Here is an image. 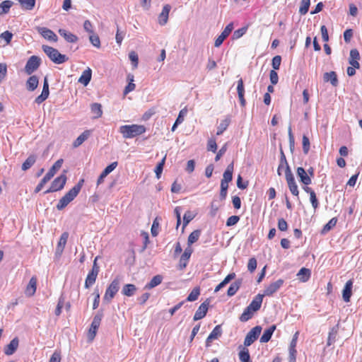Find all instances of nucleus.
I'll return each mask as SVG.
<instances>
[{
	"label": "nucleus",
	"instance_id": "obj_1",
	"mask_svg": "<svg viewBox=\"0 0 362 362\" xmlns=\"http://www.w3.org/2000/svg\"><path fill=\"white\" fill-rule=\"evenodd\" d=\"M281 168H285V177L291 193L296 197H298L299 190L298 185L296 182L293 173L291 172V168L287 162L286 156L282 150H281V157L279 160V165L277 169V173L281 175Z\"/></svg>",
	"mask_w": 362,
	"mask_h": 362
},
{
	"label": "nucleus",
	"instance_id": "obj_2",
	"mask_svg": "<svg viewBox=\"0 0 362 362\" xmlns=\"http://www.w3.org/2000/svg\"><path fill=\"white\" fill-rule=\"evenodd\" d=\"M84 180L81 179L78 182L69 189L59 200L57 204V209L58 210H62L64 209L75 197L78 194L81 189L83 185Z\"/></svg>",
	"mask_w": 362,
	"mask_h": 362
},
{
	"label": "nucleus",
	"instance_id": "obj_3",
	"mask_svg": "<svg viewBox=\"0 0 362 362\" xmlns=\"http://www.w3.org/2000/svg\"><path fill=\"white\" fill-rule=\"evenodd\" d=\"M119 132L124 139H132L144 134L146 128L142 124H126L119 127Z\"/></svg>",
	"mask_w": 362,
	"mask_h": 362
},
{
	"label": "nucleus",
	"instance_id": "obj_4",
	"mask_svg": "<svg viewBox=\"0 0 362 362\" xmlns=\"http://www.w3.org/2000/svg\"><path fill=\"white\" fill-rule=\"evenodd\" d=\"M42 48L50 60L55 64H60L68 60V57L65 54H61L57 49L52 47L42 45Z\"/></svg>",
	"mask_w": 362,
	"mask_h": 362
},
{
	"label": "nucleus",
	"instance_id": "obj_5",
	"mask_svg": "<svg viewBox=\"0 0 362 362\" xmlns=\"http://www.w3.org/2000/svg\"><path fill=\"white\" fill-rule=\"evenodd\" d=\"M66 171H64V173L59 175V177H56L52 182L49 188L47 189L44 193L48 194L51 192H54L59 191L62 189L66 182Z\"/></svg>",
	"mask_w": 362,
	"mask_h": 362
},
{
	"label": "nucleus",
	"instance_id": "obj_6",
	"mask_svg": "<svg viewBox=\"0 0 362 362\" xmlns=\"http://www.w3.org/2000/svg\"><path fill=\"white\" fill-rule=\"evenodd\" d=\"M119 288V279L115 278L107 288L103 300L107 303H110L112 299L115 297V294L118 292Z\"/></svg>",
	"mask_w": 362,
	"mask_h": 362
},
{
	"label": "nucleus",
	"instance_id": "obj_7",
	"mask_svg": "<svg viewBox=\"0 0 362 362\" xmlns=\"http://www.w3.org/2000/svg\"><path fill=\"white\" fill-rule=\"evenodd\" d=\"M97 259L98 257H95V259H94L92 269L89 272L86 276L85 281V288H90L95 284L97 276L98 275L100 268L97 264Z\"/></svg>",
	"mask_w": 362,
	"mask_h": 362
},
{
	"label": "nucleus",
	"instance_id": "obj_8",
	"mask_svg": "<svg viewBox=\"0 0 362 362\" xmlns=\"http://www.w3.org/2000/svg\"><path fill=\"white\" fill-rule=\"evenodd\" d=\"M41 64V59L35 55L31 56L25 66V72L28 75H31L38 69Z\"/></svg>",
	"mask_w": 362,
	"mask_h": 362
},
{
	"label": "nucleus",
	"instance_id": "obj_9",
	"mask_svg": "<svg viewBox=\"0 0 362 362\" xmlns=\"http://www.w3.org/2000/svg\"><path fill=\"white\" fill-rule=\"evenodd\" d=\"M262 332V327L260 326H256L253 327L250 331L247 334L245 340H244V346H250L255 341L257 340L259 334Z\"/></svg>",
	"mask_w": 362,
	"mask_h": 362
},
{
	"label": "nucleus",
	"instance_id": "obj_10",
	"mask_svg": "<svg viewBox=\"0 0 362 362\" xmlns=\"http://www.w3.org/2000/svg\"><path fill=\"white\" fill-rule=\"evenodd\" d=\"M102 320V315L98 314L94 316L91 322L90 327L88 333V337L90 341H93L96 335L98 327H100Z\"/></svg>",
	"mask_w": 362,
	"mask_h": 362
},
{
	"label": "nucleus",
	"instance_id": "obj_11",
	"mask_svg": "<svg viewBox=\"0 0 362 362\" xmlns=\"http://www.w3.org/2000/svg\"><path fill=\"white\" fill-rule=\"evenodd\" d=\"M284 281L281 279L271 283L264 290L262 295L266 296H271L276 293L284 284Z\"/></svg>",
	"mask_w": 362,
	"mask_h": 362
},
{
	"label": "nucleus",
	"instance_id": "obj_12",
	"mask_svg": "<svg viewBox=\"0 0 362 362\" xmlns=\"http://www.w3.org/2000/svg\"><path fill=\"white\" fill-rule=\"evenodd\" d=\"M233 29V23H230L228 24L224 30L222 31L220 35L218 36V37L216 39L214 42V46L216 47H218L221 45L224 40L230 35L231 31Z\"/></svg>",
	"mask_w": 362,
	"mask_h": 362
},
{
	"label": "nucleus",
	"instance_id": "obj_13",
	"mask_svg": "<svg viewBox=\"0 0 362 362\" xmlns=\"http://www.w3.org/2000/svg\"><path fill=\"white\" fill-rule=\"evenodd\" d=\"M192 252H193V249L192 248V247H187V248H185V250L183 254L181 255L180 261H179L178 267L180 269H181V270L184 269L187 267L188 261H189Z\"/></svg>",
	"mask_w": 362,
	"mask_h": 362
},
{
	"label": "nucleus",
	"instance_id": "obj_14",
	"mask_svg": "<svg viewBox=\"0 0 362 362\" xmlns=\"http://www.w3.org/2000/svg\"><path fill=\"white\" fill-rule=\"evenodd\" d=\"M38 33L46 40L57 42L58 37L57 35L50 29L45 27H38L37 28Z\"/></svg>",
	"mask_w": 362,
	"mask_h": 362
},
{
	"label": "nucleus",
	"instance_id": "obj_15",
	"mask_svg": "<svg viewBox=\"0 0 362 362\" xmlns=\"http://www.w3.org/2000/svg\"><path fill=\"white\" fill-rule=\"evenodd\" d=\"M221 334H222L221 325H216L214 328L212 332L209 334L208 337L206 338V346L207 347L210 346L211 342L214 340L217 339L218 338H219L221 336Z\"/></svg>",
	"mask_w": 362,
	"mask_h": 362
},
{
	"label": "nucleus",
	"instance_id": "obj_16",
	"mask_svg": "<svg viewBox=\"0 0 362 362\" xmlns=\"http://www.w3.org/2000/svg\"><path fill=\"white\" fill-rule=\"evenodd\" d=\"M69 238V233L67 232H64L58 242V244L56 247V252L55 255L57 256L60 257L62 254L63 253V251L64 250V247L66 246V244L67 243V240Z\"/></svg>",
	"mask_w": 362,
	"mask_h": 362
},
{
	"label": "nucleus",
	"instance_id": "obj_17",
	"mask_svg": "<svg viewBox=\"0 0 362 362\" xmlns=\"http://www.w3.org/2000/svg\"><path fill=\"white\" fill-rule=\"evenodd\" d=\"M296 173L298 177L300 178V182H302L305 186L308 187V185L311 184L312 180L310 179V176L308 175L303 167L297 168Z\"/></svg>",
	"mask_w": 362,
	"mask_h": 362
},
{
	"label": "nucleus",
	"instance_id": "obj_18",
	"mask_svg": "<svg viewBox=\"0 0 362 362\" xmlns=\"http://www.w3.org/2000/svg\"><path fill=\"white\" fill-rule=\"evenodd\" d=\"M209 303L207 301H204L199 305L194 315V320L196 321L201 320L206 316L209 308Z\"/></svg>",
	"mask_w": 362,
	"mask_h": 362
},
{
	"label": "nucleus",
	"instance_id": "obj_19",
	"mask_svg": "<svg viewBox=\"0 0 362 362\" xmlns=\"http://www.w3.org/2000/svg\"><path fill=\"white\" fill-rule=\"evenodd\" d=\"M37 289V278L35 276H33L30 281L28 284L27 285L25 293L27 296L31 297L34 296Z\"/></svg>",
	"mask_w": 362,
	"mask_h": 362
},
{
	"label": "nucleus",
	"instance_id": "obj_20",
	"mask_svg": "<svg viewBox=\"0 0 362 362\" xmlns=\"http://www.w3.org/2000/svg\"><path fill=\"white\" fill-rule=\"evenodd\" d=\"M19 344V341L17 337L13 339L10 343L4 348V353L7 356L13 354L17 350Z\"/></svg>",
	"mask_w": 362,
	"mask_h": 362
},
{
	"label": "nucleus",
	"instance_id": "obj_21",
	"mask_svg": "<svg viewBox=\"0 0 362 362\" xmlns=\"http://www.w3.org/2000/svg\"><path fill=\"white\" fill-rule=\"evenodd\" d=\"M352 286L353 281L352 280H349L346 281L344 288L342 291V297L345 302L348 303L350 301L351 296L352 295Z\"/></svg>",
	"mask_w": 362,
	"mask_h": 362
},
{
	"label": "nucleus",
	"instance_id": "obj_22",
	"mask_svg": "<svg viewBox=\"0 0 362 362\" xmlns=\"http://www.w3.org/2000/svg\"><path fill=\"white\" fill-rule=\"evenodd\" d=\"M170 9L171 6L169 4H165L163 6L162 11L158 16V23L160 25H164L167 23Z\"/></svg>",
	"mask_w": 362,
	"mask_h": 362
},
{
	"label": "nucleus",
	"instance_id": "obj_23",
	"mask_svg": "<svg viewBox=\"0 0 362 362\" xmlns=\"http://www.w3.org/2000/svg\"><path fill=\"white\" fill-rule=\"evenodd\" d=\"M264 295L262 294H257L252 300V302L250 303L248 307L250 309H251L252 311L257 312L261 308L262 301H263Z\"/></svg>",
	"mask_w": 362,
	"mask_h": 362
},
{
	"label": "nucleus",
	"instance_id": "obj_24",
	"mask_svg": "<svg viewBox=\"0 0 362 362\" xmlns=\"http://www.w3.org/2000/svg\"><path fill=\"white\" fill-rule=\"evenodd\" d=\"M92 131L90 129L85 130L80 134L76 139L73 142V147L77 148L80 146L85 141H86L90 136Z\"/></svg>",
	"mask_w": 362,
	"mask_h": 362
},
{
	"label": "nucleus",
	"instance_id": "obj_25",
	"mask_svg": "<svg viewBox=\"0 0 362 362\" xmlns=\"http://www.w3.org/2000/svg\"><path fill=\"white\" fill-rule=\"evenodd\" d=\"M237 91H238V98H239L240 105H241V106L244 107L245 105L246 101H245V99L244 97V94H245L244 83H243V80L241 78L238 81Z\"/></svg>",
	"mask_w": 362,
	"mask_h": 362
},
{
	"label": "nucleus",
	"instance_id": "obj_26",
	"mask_svg": "<svg viewBox=\"0 0 362 362\" xmlns=\"http://www.w3.org/2000/svg\"><path fill=\"white\" fill-rule=\"evenodd\" d=\"M298 279L303 283L307 282L311 276V271L309 269L303 267L296 274Z\"/></svg>",
	"mask_w": 362,
	"mask_h": 362
},
{
	"label": "nucleus",
	"instance_id": "obj_27",
	"mask_svg": "<svg viewBox=\"0 0 362 362\" xmlns=\"http://www.w3.org/2000/svg\"><path fill=\"white\" fill-rule=\"evenodd\" d=\"M303 190L310 194V199L314 209H316L319 206V202L316 197L315 191L307 186L303 187Z\"/></svg>",
	"mask_w": 362,
	"mask_h": 362
},
{
	"label": "nucleus",
	"instance_id": "obj_28",
	"mask_svg": "<svg viewBox=\"0 0 362 362\" xmlns=\"http://www.w3.org/2000/svg\"><path fill=\"white\" fill-rule=\"evenodd\" d=\"M39 84V79L37 76H30L26 81V88L29 91H34Z\"/></svg>",
	"mask_w": 362,
	"mask_h": 362
},
{
	"label": "nucleus",
	"instance_id": "obj_29",
	"mask_svg": "<svg viewBox=\"0 0 362 362\" xmlns=\"http://www.w3.org/2000/svg\"><path fill=\"white\" fill-rule=\"evenodd\" d=\"M276 326L275 325H272L268 329H265L263 334L262 335L260 338V342L262 343H267L268 342L274 333V332L276 330Z\"/></svg>",
	"mask_w": 362,
	"mask_h": 362
},
{
	"label": "nucleus",
	"instance_id": "obj_30",
	"mask_svg": "<svg viewBox=\"0 0 362 362\" xmlns=\"http://www.w3.org/2000/svg\"><path fill=\"white\" fill-rule=\"evenodd\" d=\"M323 79L325 82H330L333 86L338 85V79L336 72L330 71L324 74Z\"/></svg>",
	"mask_w": 362,
	"mask_h": 362
},
{
	"label": "nucleus",
	"instance_id": "obj_31",
	"mask_svg": "<svg viewBox=\"0 0 362 362\" xmlns=\"http://www.w3.org/2000/svg\"><path fill=\"white\" fill-rule=\"evenodd\" d=\"M234 169V162L232 161L226 168L223 175L222 181L230 182L233 179V172Z\"/></svg>",
	"mask_w": 362,
	"mask_h": 362
},
{
	"label": "nucleus",
	"instance_id": "obj_32",
	"mask_svg": "<svg viewBox=\"0 0 362 362\" xmlns=\"http://www.w3.org/2000/svg\"><path fill=\"white\" fill-rule=\"evenodd\" d=\"M90 110L94 119H98L103 115L102 105L100 103H95L91 104Z\"/></svg>",
	"mask_w": 362,
	"mask_h": 362
},
{
	"label": "nucleus",
	"instance_id": "obj_33",
	"mask_svg": "<svg viewBox=\"0 0 362 362\" xmlns=\"http://www.w3.org/2000/svg\"><path fill=\"white\" fill-rule=\"evenodd\" d=\"M59 33L69 42H76L78 41V37L76 35L67 32L64 29H59Z\"/></svg>",
	"mask_w": 362,
	"mask_h": 362
},
{
	"label": "nucleus",
	"instance_id": "obj_34",
	"mask_svg": "<svg viewBox=\"0 0 362 362\" xmlns=\"http://www.w3.org/2000/svg\"><path fill=\"white\" fill-rule=\"evenodd\" d=\"M91 69L88 68L82 73L81 76L78 78V82L83 84L84 86H87L91 79Z\"/></svg>",
	"mask_w": 362,
	"mask_h": 362
},
{
	"label": "nucleus",
	"instance_id": "obj_35",
	"mask_svg": "<svg viewBox=\"0 0 362 362\" xmlns=\"http://www.w3.org/2000/svg\"><path fill=\"white\" fill-rule=\"evenodd\" d=\"M63 159L60 158L57 160L54 165L51 167V168L49 170V171L47 173V174L50 177H53L54 175L57 173V172L62 168L63 164Z\"/></svg>",
	"mask_w": 362,
	"mask_h": 362
},
{
	"label": "nucleus",
	"instance_id": "obj_36",
	"mask_svg": "<svg viewBox=\"0 0 362 362\" xmlns=\"http://www.w3.org/2000/svg\"><path fill=\"white\" fill-rule=\"evenodd\" d=\"M241 284H242L241 279H238V280L235 281V282H233V284H231L228 289L227 295L228 296H234L239 290Z\"/></svg>",
	"mask_w": 362,
	"mask_h": 362
},
{
	"label": "nucleus",
	"instance_id": "obj_37",
	"mask_svg": "<svg viewBox=\"0 0 362 362\" xmlns=\"http://www.w3.org/2000/svg\"><path fill=\"white\" fill-rule=\"evenodd\" d=\"M136 291V287L134 284H128L123 286L122 293L124 296L130 297L132 296Z\"/></svg>",
	"mask_w": 362,
	"mask_h": 362
},
{
	"label": "nucleus",
	"instance_id": "obj_38",
	"mask_svg": "<svg viewBox=\"0 0 362 362\" xmlns=\"http://www.w3.org/2000/svg\"><path fill=\"white\" fill-rule=\"evenodd\" d=\"M200 235V230H195L192 231L188 236L187 247H191L192 244L196 243L199 240Z\"/></svg>",
	"mask_w": 362,
	"mask_h": 362
},
{
	"label": "nucleus",
	"instance_id": "obj_39",
	"mask_svg": "<svg viewBox=\"0 0 362 362\" xmlns=\"http://www.w3.org/2000/svg\"><path fill=\"white\" fill-rule=\"evenodd\" d=\"M163 277L161 275H156L145 286V288L151 289L161 284Z\"/></svg>",
	"mask_w": 362,
	"mask_h": 362
},
{
	"label": "nucleus",
	"instance_id": "obj_40",
	"mask_svg": "<svg viewBox=\"0 0 362 362\" xmlns=\"http://www.w3.org/2000/svg\"><path fill=\"white\" fill-rule=\"evenodd\" d=\"M241 350L240 351L238 356L239 358L242 362H252L249 350L246 347H243L240 346Z\"/></svg>",
	"mask_w": 362,
	"mask_h": 362
},
{
	"label": "nucleus",
	"instance_id": "obj_41",
	"mask_svg": "<svg viewBox=\"0 0 362 362\" xmlns=\"http://www.w3.org/2000/svg\"><path fill=\"white\" fill-rule=\"evenodd\" d=\"M36 161V156L35 155H30L28 157V158L24 161L22 165V170L25 171L30 168Z\"/></svg>",
	"mask_w": 362,
	"mask_h": 362
},
{
	"label": "nucleus",
	"instance_id": "obj_42",
	"mask_svg": "<svg viewBox=\"0 0 362 362\" xmlns=\"http://www.w3.org/2000/svg\"><path fill=\"white\" fill-rule=\"evenodd\" d=\"M255 311H252L250 308L247 306L243 311V313L241 314L240 317V320L241 322H247L250 319H251L254 315Z\"/></svg>",
	"mask_w": 362,
	"mask_h": 362
},
{
	"label": "nucleus",
	"instance_id": "obj_43",
	"mask_svg": "<svg viewBox=\"0 0 362 362\" xmlns=\"http://www.w3.org/2000/svg\"><path fill=\"white\" fill-rule=\"evenodd\" d=\"M337 217H334L332 218H331L329 222L325 224L323 227V228L322 229V234H325L327 233V232H329L331 229H332L337 224Z\"/></svg>",
	"mask_w": 362,
	"mask_h": 362
},
{
	"label": "nucleus",
	"instance_id": "obj_44",
	"mask_svg": "<svg viewBox=\"0 0 362 362\" xmlns=\"http://www.w3.org/2000/svg\"><path fill=\"white\" fill-rule=\"evenodd\" d=\"M200 295V288L197 286L192 289L187 298V301L192 302L198 299Z\"/></svg>",
	"mask_w": 362,
	"mask_h": 362
},
{
	"label": "nucleus",
	"instance_id": "obj_45",
	"mask_svg": "<svg viewBox=\"0 0 362 362\" xmlns=\"http://www.w3.org/2000/svg\"><path fill=\"white\" fill-rule=\"evenodd\" d=\"M21 7L26 10H32L35 5V0H16Z\"/></svg>",
	"mask_w": 362,
	"mask_h": 362
},
{
	"label": "nucleus",
	"instance_id": "obj_46",
	"mask_svg": "<svg viewBox=\"0 0 362 362\" xmlns=\"http://www.w3.org/2000/svg\"><path fill=\"white\" fill-rule=\"evenodd\" d=\"M230 122V120L228 118H226L225 119L222 120L217 128L216 135L222 134L229 126Z\"/></svg>",
	"mask_w": 362,
	"mask_h": 362
},
{
	"label": "nucleus",
	"instance_id": "obj_47",
	"mask_svg": "<svg viewBox=\"0 0 362 362\" xmlns=\"http://www.w3.org/2000/svg\"><path fill=\"white\" fill-rule=\"evenodd\" d=\"M13 2L11 0H5L0 4V8L1 12L0 14L8 13L11 7L13 6Z\"/></svg>",
	"mask_w": 362,
	"mask_h": 362
},
{
	"label": "nucleus",
	"instance_id": "obj_48",
	"mask_svg": "<svg viewBox=\"0 0 362 362\" xmlns=\"http://www.w3.org/2000/svg\"><path fill=\"white\" fill-rule=\"evenodd\" d=\"M310 5V0H301L299 7V13L300 15H305Z\"/></svg>",
	"mask_w": 362,
	"mask_h": 362
},
{
	"label": "nucleus",
	"instance_id": "obj_49",
	"mask_svg": "<svg viewBox=\"0 0 362 362\" xmlns=\"http://www.w3.org/2000/svg\"><path fill=\"white\" fill-rule=\"evenodd\" d=\"M296 345L297 344L290 343L289 345V362H296Z\"/></svg>",
	"mask_w": 362,
	"mask_h": 362
},
{
	"label": "nucleus",
	"instance_id": "obj_50",
	"mask_svg": "<svg viewBox=\"0 0 362 362\" xmlns=\"http://www.w3.org/2000/svg\"><path fill=\"white\" fill-rule=\"evenodd\" d=\"M52 177H50L47 174H46L44 177L41 180V181L39 182V184L37 185V187L35 189V193H38L42 190L45 185L48 182Z\"/></svg>",
	"mask_w": 362,
	"mask_h": 362
},
{
	"label": "nucleus",
	"instance_id": "obj_51",
	"mask_svg": "<svg viewBox=\"0 0 362 362\" xmlns=\"http://www.w3.org/2000/svg\"><path fill=\"white\" fill-rule=\"evenodd\" d=\"M303 151L305 154H308L310 151V143L309 138L306 135H303L302 138Z\"/></svg>",
	"mask_w": 362,
	"mask_h": 362
},
{
	"label": "nucleus",
	"instance_id": "obj_52",
	"mask_svg": "<svg viewBox=\"0 0 362 362\" xmlns=\"http://www.w3.org/2000/svg\"><path fill=\"white\" fill-rule=\"evenodd\" d=\"M89 40L94 47L97 48L100 47V40L98 35H95L94 33L90 34L89 36Z\"/></svg>",
	"mask_w": 362,
	"mask_h": 362
},
{
	"label": "nucleus",
	"instance_id": "obj_53",
	"mask_svg": "<svg viewBox=\"0 0 362 362\" xmlns=\"http://www.w3.org/2000/svg\"><path fill=\"white\" fill-rule=\"evenodd\" d=\"M129 58L131 60L134 68H136L139 64V57L136 52L132 51L129 54Z\"/></svg>",
	"mask_w": 362,
	"mask_h": 362
},
{
	"label": "nucleus",
	"instance_id": "obj_54",
	"mask_svg": "<svg viewBox=\"0 0 362 362\" xmlns=\"http://www.w3.org/2000/svg\"><path fill=\"white\" fill-rule=\"evenodd\" d=\"M165 161V156L161 160V161L157 165L155 169V173L158 179L160 177V175L162 173L163 166Z\"/></svg>",
	"mask_w": 362,
	"mask_h": 362
},
{
	"label": "nucleus",
	"instance_id": "obj_55",
	"mask_svg": "<svg viewBox=\"0 0 362 362\" xmlns=\"http://www.w3.org/2000/svg\"><path fill=\"white\" fill-rule=\"evenodd\" d=\"M281 63V57L279 55H276L273 57L272 66L273 67V70H278L280 67Z\"/></svg>",
	"mask_w": 362,
	"mask_h": 362
},
{
	"label": "nucleus",
	"instance_id": "obj_56",
	"mask_svg": "<svg viewBox=\"0 0 362 362\" xmlns=\"http://www.w3.org/2000/svg\"><path fill=\"white\" fill-rule=\"evenodd\" d=\"M257 260L255 257H252L249 259L247 263V269L250 272L252 273L257 268Z\"/></svg>",
	"mask_w": 362,
	"mask_h": 362
},
{
	"label": "nucleus",
	"instance_id": "obj_57",
	"mask_svg": "<svg viewBox=\"0 0 362 362\" xmlns=\"http://www.w3.org/2000/svg\"><path fill=\"white\" fill-rule=\"evenodd\" d=\"M269 78L272 85L277 84L279 81V76L275 70H271L269 73Z\"/></svg>",
	"mask_w": 362,
	"mask_h": 362
},
{
	"label": "nucleus",
	"instance_id": "obj_58",
	"mask_svg": "<svg viewBox=\"0 0 362 362\" xmlns=\"http://www.w3.org/2000/svg\"><path fill=\"white\" fill-rule=\"evenodd\" d=\"M7 74V65L6 63H0V82L6 77Z\"/></svg>",
	"mask_w": 362,
	"mask_h": 362
},
{
	"label": "nucleus",
	"instance_id": "obj_59",
	"mask_svg": "<svg viewBox=\"0 0 362 362\" xmlns=\"http://www.w3.org/2000/svg\"><path fill=\"white\" fill-rule=\"evenodd\" d=\"M207 149H208V151H211L212 152L216 151L217 144H216V141L214 139H210L208 141Z\"/></svg>",
	"mask_w": 362,
	"mask_h": 362
},
{
	"label": "nucleus",
	"instance_id": "obj_60",
	"mask_svg": "<svg viewBox=\"0 0 362 362\" xmlns=\"http://www.w3.org/2000/svg\"><path fill=\"white\" fill-rule=\"evenodd\" d=\"M240 220V217L238 216H231L226 221L227 226H232L235 225Z\"/></svg>",
	"mask_w": 362,
	"mask_h": 362
},
{
	"label": "nucleus",
	"instance_id": "obj_61",
	"mask_svg": "<svg viewBox=\"0 0 362 362\" xmlns=\"http://www.w3.org/2000/svg\"><path fill=\"white\" fill-rule=\"evenodd\" d=\"M278 228L281 231H286L288 229L287 222L284 218H281L278 220Z\"/></svg>",
	"mask_w": 362,
	"mask_h": 362
},
{
	"label": "nucleus",
	"instance_id": "obj_62",
	"mask_svg": "<svg viewBox=\"0 0 362 362\" xmlns=\"http://www.w3.org/2000/svg\"><path fill=\"white\" fill-rule=\"evenodd\" d=\"M194 218V216L190 211H187L183 216V228Z\"/></svg>",
	"mask_w": 362,
	"mask_h": 362
},
{
	"label": "nucleus",
	"instance_id": "obj_63",
	"mask_svg": "<svg viewBox=\"0 0 362 362\" xmlns=\"http://www.w3.org/2000/svg\"><path fill=\"white\" fill-rule=\"evenodd\" d=\"M13 34L9 31H5L2 33L0 37L6 42V44H9L11 41Z\"/></svg>",
	"mask_w": 362,
	"mask_h": 362
},
{
	"label": "nucleus",
	"instance_id": "obj_64",
	"mask_svg": "<svg viewBox=\"0 0 362 362\" xmlns=\"http://www.w3.org/2000/svg\"><path fill=\"white\" fill-rule=\"evenodd\" d=\"M248 182H243L241 175H238L237 178V186L239 189H245L247 187Z\"/></svg>",
	"mask_w": 362,
	"mask_h": 362
}]
</instances>
